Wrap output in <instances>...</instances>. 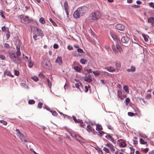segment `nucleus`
I'll list each match as a JSON object with an SVG mask.
<instances>
[{
    "mask_svg": "<svg viewBox=\"0 0 154 154\" xmlns=\"http://www.w3.org/2000/svg\"><path fill=\"white\" fill-rule=\"evenodd\" d=\"M42 65L43 67L48 69H50L51 68L50 60L48 59L44 60L42 63Z\"/></svg>",
    "mask_w": 154,
    "mask_h": 154,
    "instance_id": "f257e3e1",
    "label": "nucleus"
},
{
    "mask_svg": "<svg viewBox=\"0 0 154 154\" xmlns=\"http://www.w3.org/2000/svg\"><path fill=\"white\" fill-rule=\"evenodd\" d=\"M9 55L12 61L15 63H17L20 60L19 57L15 56L14 52H10Z\"/></svg>",
    "mask_w": 154,
    "mask_h": 154,
    "instance_id": "f03ea898",
    "label": "nucleus"
},
{
    "mask_svg": "<svg viewBox=\"0 0 154 154\" xmlns=\"http://www.w3.org/2000/svg\"><path fill=\"white\" fill-rule=\"evenodd\" d=\"M33 21L31 18H29L28 16H23L21 18V22L24 24L28 23Z\"/></svg>",
    "mask_w": 154,
    "mask_h": 154,
    "instance_id": "7ed1b4c3",
    "label": "nucleus"
},
{
    "mask_svg": "<svg viewBox=\"0 0 154 154\" xmlns=\"http://www.w3.org/2000/svg\"><path fill=\"white\" fill-rule=\"evenodd\" d=\"M88 8L86 6H82L79 8V12L80 13L82 16L84 15L86 13Z\"/></svg>",
    "mask_w": 154,
    "mask_h": 154,
    "instance_id": "20e7f679",
    "label": "nucleus"
},
{
    "mask_svg": "<svg viewBox=\"0 0 154 154\" xmlns=\"http://www.w3.org/2000/svg\"><path fill=\"white\" fill-rule=\"evenodd\" d=\"M70 135L73 137H74L78 141L80 142L82 140V138L79 135L75 134L70 133Z\"/></svg>",
    "mask_w": 154,
    "mask_h": 154,
    "instance_id": "39448f33",
    "label": "nucleus"
},
{
    "mask_svg": "<svg viewBox=\"0 0 154 154\" xmlns=\"http://www.w3.org/2000/svg\"><path fill=\"white\" fill-rule=\"evenodd\" d=\"M35 29L36 31L37 32L38 36L42 38L44 36V34L41 29L38 28V27H35Z\"/></svg>",
    "mask_w": 154,
    "mask_h": 154,
    "instance_id": "423d86ee",
    "label": "nucleus"
},
{
    "mask_svg": "<svg viewBox=\"0 0 154 154\" xmlns=\"http://www.w3.org/2000/svg\"><path fill=\"white\" fill-rule=\"evenodd\" d=\"M106 134V135L105 136L106 138L107 139L109 140L110 141H112L114 144H116V141L110 135V134L107 133Z\"/></svg>",
    "mask_w": 154,
    "mask_h": 154,
    "instance_id": "0eeeda50",
    "label": "nucleus"
},
{
    "mask_svg": "<svg viewBox=\"0 0 154 154\" xmlns=\"http://www.w3.org/2000/svg\"><path fill=\"white\" fill-rule=\"evenodd\" d=\"M116 27L117 29L121 31L123 30L125 28L124 26L121 23L116 24Z\"/></svg>",
    "mask_w": 154,
    "mask_h": 154,
    "instance_id": "6e6552de",
    "label": "nucleus"
},
{
    "mask_svg": "<svg viewBox=\"0 0 154 154\" xmlns=\"http://www.w3.org/2000/svg\"><path fill=\"white\" fill-rule=\"evenodd\" d=\"M129 38L126 35L123 36L121 39V41L123 43H128L129 40Z\"/></svg>",
    "mask_w": 154,
    "mask_h": 154,
    "instance_id": "1a4fd4ad",
    "label": "nucleus"
},
{
    "mask_svg": "<svg viewBox=\"0 0 154 154\" xmlns=\"http://www.w3.org/2000/svg\"><path fill=\"white\" fill-rule=\"evenodd\" d=\"M81 14L79 12V9H78L74 12L73 16L75 18H79Z\"/></svg>",
    "mask_w": 154,
    "mask_h": 154,
    "instance_id": "9d476101",
    "label": "nucleus"
},
{
    "mask_svg": "<svg viewBox=\"0 0 154 154\" xmlns=\"http://www.w3.org/2000/svg\"><path fill=\"white\" fill-rule=\"evenodd\" d=\"M18 136L19 137L20 140L23 142H26L27 141L26 138L23 135L22 133L18 135Z\"/></svg>",
    "mask_w": 154,
    "mask_h": 154,
    "instance_id": "9b49d317",
    "label": "nucleus"
},
{
    "mask_svg": "<svg viewBox=\"0 0 154 154\" xmlns=\"http://www.w3.org/2000/svg\"><path fill=\"white\" fill-rule=\"evenodd\" d=\"M55 62L58 63L60 65L62 64V57H61L58 56Z\"/></svg>",
    "mask_w": 154,
    "mask_h": 154,
    "instance_id": "f8f14e48",
    "label": "nucleus"
},
{
    "mask_svg": "<svg viewBox=\"0 0 154 154\" xmlns=\"http://www.w3.org/2000/svg\"><path fill=\"white\" fill-rule=\"evenodd\" d=\"M93 13L95 14L94 17H95L96 20L99 19L100 17L101 14L99 11H96Z\"/></svg>",
    "mask_w": 154,
    "mask_h": 154,
    "instance_id": "ddd939ff",
    "label": "nucleus"
},
{
    "mask_svg": "<svg viewBox=\"0 0 154 154\" xmlns=\"http://www.w3.org/2000/svg\"><path fill=\"white\" fill-rule=\"evenodd\" d=\"M106 146L108 147L110 149L112 150L113 151L115 150V148L110 143H107L106 144Z\"/></svg>",
    "mask_w": 154,
    "mask_h": 154,
    "instance_id": "4468645a",
    "label": "nucleus"
},
{
    "mask_svg": "<svg viewBox=\"0 0 154 154\" xmlns=\"http://www.w3.org/2000/svg\"><path fill=\"white\" fill-rule=\"evenodd\" d=\"M142 36L143 37L144 41L146 42H147L148 41L149 36L147 35H145L144 34L142 33Z\"/></svg>",
    "mask_w": 154,
    "mask_h": 154,
    "instance_id": "2eb2a0df",
    "label": "nucleus"
},
{
    "mask_svg": "<svg viewBox=\"0 0 154 154\" xmlns=\"http://www.w3.org/2000/svg\"><path fill=\"white\" fill-rule=\"evenodd\" d=\"M28 61L29 62L28 64V66L29 68H32L33 66V64L31 62V57L29 58V60H28Z\"/></svg>",
    "mask_w": 154,
    "mask_h": 154,
    "instance_id": "dca6fc26",
    "label": "nucleus"
},
{
    "mask_svg": "<svg viewBox=\"0 0 154 154\" xmlns=\"http://www.w3.org/2000/svg\"><path fill=\"white\" fill-rule=\"evenodd\" d=\"M86 129L87 131L88 132H92L93 130V128L90 125H88L87 126Z\"/></svg>",
    "mask_w": 154,
    "mask_h": 154,
    "instance_id": "f3484780",
    "label": "nucleus"
},
{
    "mask_svg": "<svg viewBox=\"0 0 154 154\" xmlns=\"http://www.w3.org/2000/svg\"><path fill=\"white\" fill-rule=\"evenodd\" d=\"M72 118H73V119L74 120L75 122L76 123H77L80 122H82V120L80 119H78L77 120V119H76V118L75 116H72Z\"/></svg>",
    "mask_w": 154,
    "mask_h": 154,
    "instance_id": "a211bd4d",
    "label": "nucleus"
},
{
    "mask_svg": "<svg viewBox=\"0 0 154 154\" xmlns=\"http://www.w3.org/2000/svg\"><path fill=\"white\" fill-rule=\"evenodd\" d=\"M96 129L97 131H99L100 130H102L103 128L100 125L97 124L96 126Z\"/></svg>",
    "mask_w": 154,
    "mask_h": 154,
    "instance_id": "6ab92c4d",
    "label": "nucleus"
},
{
    "mask_svg": "<svg viewBox=\"0 0 154 154\" xmlns=\"http://www.w3.org/2000/svg\"><path fill=\"white\" fill-rule=\"evenodd\" d=\"M85 81L88 82V83H90L92 81V79L89 77H85V78L84 79Z\"/></svg>",
    "mask_w": 154,
    "mask_h": 154,
    "instance_id": "aec40b11",
    "label": "nucleus"
},
{
    "mask_svg": "<svg viewBox=\"0 0 154 154\" xmlns=\"http://www.w3.org/2000/svg\"><path fill=\"white\" fill-rule=\"evenodd\" d=\"M135 67L134 66H131V69H127V71L128 72H134L135 71Z\"/></svg>",
    "mask_w": 154,
    "mask_h": 154,
    "instance_id": "412c9836",
    "label": "nucleus"
},
{
    "mask_svg": "<svg viewBox=\"0 0 154 154\" xmlns=\"http://www.w3.org/2000/svg\"><path fill=\"white\" fill-rule=\"evenodd\" d=\"M148 22L149 23H154V18L152 17H151L148 19Z\"/></svg>",
    "mask_w": 154,
    "mask_h": 154,
    "instance_id": "4be33fe9",
    "label": "nucleus"
},
{
    "mask_svg": "<svg viewBox=\"0 0 154 154\" xmlns=\"http://www.w3.org/2000/svg\"><path fill=\"white\" fill-rule=\"evenodd\" d=\"M106 69L109 72H113L115 70V69L112 67H108L106 68Z\"/></svg>",
    "mask_w": 154,
    "mask_h": 154,
    "instance_id": "5701e85b",
    "label": "nucleus"
},
{
    "mask_svg": "<svg viewBox=\"0 0 154 154\" xmlns=\"http://www.w3.org/2000/svg\"><path fill=\"white\" fill-rule=\"evenodd\" d=\"M64 6L65 11L68 10V4L67 1H66L64 2Z\"/></svg>",
    "mask_w": 154,
    "mask_h": 154,
    "instance_id": "b1692460",
    "label": "nucleus"
},
{
    "mask_svg": "<svg viewBox=\"0 0 154 154\" xmlns=\"http://www.w3.org/2000/svg\"><path fill=\"white\" fill-rule=\"evenodd\" d=\"M123 89L127 93H128L129 92V91L128 88V87L127 85H125L124 86L123 88Z\"/></svg>",
    "mask_w": 154,
    "mask_h": 154,
    "instance_id": "393cba45",
    "label": "nucleus"
},
{
    "mask_svg": "<svg viewBox=\"0 0 154 154\" xmlns=\"http://www.w3.org/2000/svg\"><path fill=\"white\" fill-rule=\"evenodd\" d=\"M87 62V61L84 58L81 59L80 60V62L82 64H85Z\"/></svg>",
    "mask_w": 154,
    "mask_h": 154,
    "instance_id": "a878e982",
    "label": "nucleus"
},
{
    "mask_svg": "<svg viewBox=\"0 0 154 154\" xmlns=\"http://www.w3.org/2000/svg\"><path fill=\"white\" fill-rule=\"evenodd\" d=\"M74 69L77 72H80L81 71V68L78 66H75L73 67Z\"/></svg>",
    "mask_w": 154,
    "mask_h": 154,
    "instance_id": "bb28decb",
    "label": "nucleus"
},
{
    "mask_svg": "<svg viewBox=\"0 0 154 154\" xmlns=\"http://www.w3.org/2000/svg\"><path fill=\"white\" fill-rule=\"evenodd\" d=\"M39 22L42 24H44L45 23V20L43 17H41L39 20Z\"/></svg>",
    "mask_w": 154,
    "mask_h": 154,
    "instance_id": "cd10ccee",
    "label": "nucleus"
},
{
    "mask_svg": "<svg viewBox=\"0 0 154 154\" xmlns=\"http://www.w3.org/2000/svg\"><path fill=\"white\" fill-rule=\"evenodd\" d=\"M4 75H7L8 76L11 75V74L10 71L6 69L4 72Z\"/></svg>",
    "mask_w": 154,
    "mask_h": 154,
    "instance_id": "c85d7f7f",
    "label": "nucleus"
},
{
    "mask_svg": "<svg viewBox=\"0 0 154 154\" xmlns=\"http://www.w3.org/2000/svg\"><path fill=\"white\" fill-rule=\"evenodd\" d=\"M126 146V144L125 142H121L119 146L121 147H125Z\"/></svg>",
    "mask_w": 154,
    "mask_h": 154,
    "instance_id": "c756f323",
    "label": "nucleus"
},
{
    "mask_svg": "<svg viewBox=\"0 0 154 154\" xmlns=\"http://www.w3.org/2000/svg\"><path fill=\"white\" fill-rule=\"evenodd\" d=\"M116 49H117V51H120V50H121V48L120 46V45L118 44V43H116Z\"/></svg>",
    "mask_w": 154,
    "mask_h": 154,
    "instance_id": "7c9ffc66",
    "label": "nucleus"
},
{
    "mask_svg": "<svg viewBox=\"0 0 154 154\" xmlns=\"http://www.w3.org/2000/svg\"><path fill=\"white\" fill-rule=\"evenodd\" d=\"M49 20L50 22H51L52 25L56 27L57 26V24L52 20L51 18H50L49 19Z\"/></svg>",
    "mask_w": 154,
    "mask_h": 154,
    "instance_id": "2f4dec72",
    "label": "nucleus"
},
{
    "mask_svg": "<svg viewBox=\"0 0 154 154\" xmlns=\"http://www.w3.org/2000/svg\"><path fill=\"white\" fill-rule=\"evenodd\" d=\"M6 36L7 37V40H8L10 36V32L8 29L7 30V33L6 34Z\"/></svg>",
    "mask_w": 154,
    "mask_h": 154,
    "instance_id": "473e14b6",
    "label": "nucleus"
},
{
    "mask_svg": "<svg viewBox=\"0 0 154 154\" xmlns=\"http://www.w3.org/2000/svg\"><path fill=\"white\" fill-rule=\"evenodd\" d=\"M95 14H94L93 13H92L90 16V17L91 18V20H96L95 17H94Z\"/></svg>",
    "mask_w": 154,
    "mask_h": 154,
    "instance_id": "72a5a7b5",
    "label": "nucleus"
},
{
    "mask_svg": "<svg viewBox=\"0 0 154 154\" xmlns=\"http://www.w3.org/2000/svg\"><path fill=\"white\" fill-rule=\"evenodd\" d=\"M139 141L140 143L142 144H145V143H146V142L142 138H140V139Z\"/></svg>",
    "mask_w": 154,
    "mask_h": 154,
    "instance_id": "f704fd0d",
    "label": "nucleus"
},
{
    "mask_svg": "<svg viewBox=\"0 0 154 154\" xmlns=\"http://www.w3.org/2000/svg\"><path fill=\"white\" fill-rule=\"evenodd\" d=\"M128 115L129 116H130L131 117L133 116H134L137 115V113H134L133 112H128Z\"/></svg>",
    "mask_w": 154,
    "mask_h": 154,
    "instance_id": "c9c22d12",
    "label": "nucleus"
},
{
    "mask_svg": "<svg viewBox=\"0 0 154 154\" xmlns=\"http://www.w3.org/2000/svg\"><path fill=\"white\" fill-rule=\"evenodd\" d=\"M134 139H135V140H133L132 141L133 142V144L134 145H135L136 144H137L138 143L137 141L136 140L137 139V137H134Z\"/></svg>",
    "mask_w": 154,
    "mask_h": 154,
    "instance_id": "e433bc0d",
    "label": "nucleus"
},
{
    "mask_svg": "<svg viewBox=\"0 0 154 154\" xmlns=\"http://www.w3.org/2000/svg\"><path fill=\"white\" fill-rule=\"evenodd\" d=\"M125 105H127L128 103H129L130 101V100L128 97L126 98L125 99Z\"/></svg>",
    "mask_w": 154,
    "mask_h": 154,
    "instance_id": "4c0bfd02",
    "label": "nucleus"
},
{
    "mask_svg": "<svg viewBox=\"0 0 154 154\" xmlns=\"http://www.w3.org/2000/svg\"><path fill=\"white\" fill-rule=\"evenodd\" d=\"M35 101L33 100H30L28 101V103L29 104H33L35 103Z\"/></svg>",
    "mask_w": 154,
    "mask_h": 154,
    "instance_id": "58836bf2",
    "label": "nucleus"
},
{
    "mask_svg": "<svg viewBox=\"0 0 154 154\" xmlns=\"http://www.w3.org/2000/svg\"><path fill=\"white\" fill-rule=\"evenodd\" d=\"M31 79L35 82H37L38 80V78L37 76H35L32 77Z\"/></svg>",
    "mask_w": 154,
    "mask_h": 154,
    "instance_id": "ea45409f",
    "label": "nucleus"
},
{
    "mask_svg": "<svg viewBox=\"0 0 154 154\" xmlns=\"http://www.w3.org/2000/svg\"><path fill=\"white\" fill-rule=\"evenodd\" d=\"M50 112L51 113L52 115L54 116H57L58 115L57 113L55 111H52L51 110Z\"/></svg>",
    "mask_w": 154,
    "mask_h": 154,
    "instance_id": "a19ab883",
    "label": "nucleus"
},
{
    "mask_svg": "<svg viewBox=\"0 0 154 154\" xmlns=\"http://www.w3.org/2000/svg\"><path fill=\"white\" fill-rule=\"evenodd\" d=\"M4 12L2 10H0V15L3 18H5V17L4 15Z\"/></svg>",
    "mask_w": 154,
    "mask_h": 154,
    "instance_id": "79ce46f5",
    "label": "nucleus"
},
{
    "mask_svg": "<svg viewBox=\"0 0 154 154\" xmlns=\"http://www.w3.org/2000/svg\"><path fill=\"white\" fill-rule=\"evenodd\" d=\"M103 150L106 153H110L109 149L106 147H104Z\"/></svg>",
    "mask_w": 154,
    "mask_h": 154,
    "instance_id": "37998d69",
    "label": "nucleus"
},
{
    "mask_svg": "<svg viewBox=\"0 0 154 154\" xmlns=\"http://www.w3.org/2000/svg\"><path fill=\"white\" fill-rule=\"evenodd\" d=\"M43 105V103L42 102H39L37 105V107L39 109H41L42 108V106Z\"/></svg>",
    "mask_w": 154,
    "mask_h": 154,
    "instance_id": "c03bdc74",
    "label": "nucleus"
},
{
    "mask_svg": "<svg viewBox=\"0 0 154 154\" xmlns=\"http://www.w3.org/2000/svg\"><path fill=\"white\" fill-rule=\"evenodd\" d=\"M21 85L23 87H24L25 88H29L28 86L24 83H22L21 84Z\"/></svg>",
    "mask_w": 154,
    "mask_h": 154,
    "instance_id": "a18cd8bd",
    "label": "nucleus"
},
{
    "mask_svg": "<svg viewBox=\"0 0 154 154\" xmlns=\"http://www.w3.org/2000/svg\"><path fill=\"white\" fill-rule=\"evenodd\" d=\"M47 82L48 84V85L49 88H51V82L48 79H47Z\"/></svg>",
    "mask_w": 154,
    "mask_h": 154,
    "instance_id": "49530a36",
    "label": "nucleus"
},
{
    "mask_svg": "<svg viewBox=\"0 0 154 154\" xmlns=\"http://www.w3.org/2000/svg\"><path fill=\"white\" fill-rule=\"evenodd\" d=\"M79 123H80V126L81 127L85 128V125L84 124H83V122L82 120V122H80Z\"/></svg>",
    "mask_w": 154,
    "mask_h": 154,
    "instance_id": "de8ad7c7",
    "label": "nucleus"
},
{
    "mask_svg": "<svg viewBox=\"0 0 154 154\" xmlns=\"http://www.w3.org/2000/svg\"><path fill=\"white\" fill-rule=\"evenodd\" d=\"M112 47L114 52H116L117 51V49L116 48V46L115 45H112Z\"/></svg>",
    "mask_w": 154,
    "mask_h": 154,
    "instance_id": "09e8293b",
    "label": "nucleus"
},
{
    "mask_svg": "<svg viewBox=\"0 0 154 154\" xmlns=\"http://www.w3.org/2000/svg\"><path fill=\"white\" fill-rule=\"evenodd\" d=\"M4 47L6 48H10L9 45L6 43L4 44Z\"/></svg>",
    "mask_w": 154,
    "mask_h": 154,
    "instance_id": "8fccbe9b",
    "label": "nucleus"
},
{
    "mask_svg": "<svg viewBox=\"0 0 154 154\" xmlns=\"http://www.w3.org/2000/svg\"><path fill=\"white\" fill-rule=\"evenodd\" d=\"M99 132L100 135V136L101 137L103 134H106L107 133L106 132H103V131L100 130L99 131Z\"/></svg>",
    "mask_w": 154,
    "mask_h": 154,
    "instance_id": "3c124183",
    "label": "nucleus"
},
{
    "mask_svg": "<svg viewBox=\"0 0 154 154\" xmlns=\"http://www.w3.org/2000/svg\"><path fill=\"white\" fill-rule=\"evenodd\" d=\"M149 5L150 7L154 8V3L152 2L149 3Z\"/></svg>",
    "mask_w": 154,
    "mask_h": 154,
    "instance_id": "603ef678",
    "label": "nucleus"
},
{
    "mask_svg": "<svg viewBox=\"0 0 154 154\" xmlns=\"http://www.w3.org/2000/svg\"><path fill=\"white\" fill-rule=\"evenodd\" d=\"M93 73L96 76H98L100 74V73H99L98 71H94L93 72Z\"/></svg>",
    "mask_w": 154,
    "mask_h": 154,
    "instance_id": "864d4df0",
    "label": "nucleus"
},
{
    "mask_svg": "<svg viewBox=\"0 0 154 154\" xmlns=\"http://www.w3.org/2000/svg\"><path fill=\"white\" fill-rule=\"evenodd\" d=\"M77 51H78V52L80 53H84V52L83 51V50L79 48H78L77 49Z\"/></svg>",
    "mask_w": 154,
    "mask_h": 154,
    "instance_id": "5fc2aeb1",
    "label": "nucleus"
},
{
    "mask_svg": "<svg viewBox=\"0 0 154 154\" xmlns=\"http://www.w3.org/2000/svg\"><path fill=\"white\" fill-rule=\"evenodd\" d=\"M0 58L2 60H5L6 59L5 56L2 54L0 55Z\"/></svg>",
    "mask_w": 154,
    "mask_h": 154,
    "instance_id": "6e6d98bb",
    "label": "nucleus"
},
{
    "mask_svg": "<svg viewBox=\"0 0 154 154\" xmlns=\"http://www.w3.org/2000/svg\"><path fill=\"white\" fill-rule=\"evenodd\" d=\"M39 76L41 78H44L45 77L44 75L42 72H40L39 73Z\"/></svg>",
    "mask_w": 154,
    "mask_h": 154,
    "instance_id": "4d7b16f0",
    "label": "nucleus"
},
{
    "mask_svg": "<svg viewBox=\"0 0 154 154\" xmlns=\"http://www.w3.org/2000/svg\"><path fill=\"white\" fill-rule=\"evenodd\" d=\"M78 53L76 51H74L72 53V54L73 56H76L78 55Z\"/></svg>",
    "mask_w": 154,
    "mask_h": 154,
    "instance_id": "13d9d810",
    "label": "nucleus"
},
{
    "mask_svg": "<svg viewBox=\"0 0 154 154\" xmlns=\"http://www.w3.org/2000/svg\"><path fill=\"white\" fill-rule=\"evenodd\" d=\"M16 54L17 55V57H18L20 56L21 55V52L20 51L18 50L16 52Z\"/></svg>",
    "mask_w": 154,
    "mask_h": 154,
    "instance_id": "bf43d9fd",
    "label": "nucleus"
},
{
    "mask_svg": "<svg viewBox=\"0 0 154 154\" xmlns=\"http://www.w3.org/2000/svg\"><path fill=\"white\" fill-rule=\"evenodd\" d=\"M90 87V86L88 85V86H85V92H87L88 91V88Z\"/></svg>",
    "mask_w": 154,
    "mask_h": 154,
    "instance_id": "052dcab7",
    "label": "nucleus"
},
{
    "mask_svg": "<svg viewBox=\"0 0 154 154\" xmlns=\"http://www.w3.org/2000/svg\"><path fill=\"white\" fill-rule=\"evenodd\" d=\"M116 66L117 69H119L120 67V64L119 63H116Z\"/></svg>",
    "mask_w": 154,
    "mask_h": 154,
    "instance_id": "680f3d73",
    "label": "nucleus"
},
{
    "mask_svg": "<svg viewBox=\"0 0 154 154\" xmlns=\"http://www.w3.org/2000/svg\"><path fill=\"white\" fill-rule=\"evenodd\" d=\"M59 46L57 44H54L53 45V48L54 49H57L58 48Z\"/></svg>",
    "mask_w": 154,
    "mask_h": 154,
    "instance_id": "e2e57ef3",
    "label": "nucleus"
},
{
    "mask_svg": "<svg viewBox=\"0 0 154 154\" xmlns=\"http://www.w3.org/2000/svg\"><path fill=\"white\" fill-rule=\"evenodd\" d=\"M19 74V71L17 70H15L14 71V75H16L18 76Z\"/></svg>",
    "mask_w": 154,
    "mask_h": 154,
    "instance_id": "0e129e2a",
    "label": "nucleus"
},
{
    "mask_svg": "<svg viewBox=\"0 0 154 154\" xmlns=\"http://www.w3.org/2000/svg\"><path fill=\"white\" fill-rule=\"evenodd\" d=\"M67 48L69 50H71L73 49V47L71 45H69L67 46Z\"/></svg>",
    "mask_w": 154,
    "mask_h": 154,
    "instance_id": "69168bd1",
    "label": "nucleus"
},
{
    "mask_svg": "<svg viewBox=\"0 0 154 154\" xmlns=\"http://www.w3.org/2000/svg\"><path fill=\"white\" fill-rule=\"evenodd\" d=\"M107 128L108 129L111 130H113V128L112 127V126L109 125H107Z\"/></svg>",
    "mask_w": 154,
    "mask_h": 154,
    "instance_id": "338daca9",
    "label": "nucleus"
},
{
    "mask_svg": "<svg viewBox=\"0 0 154 154\" xmlns=\"http://www.w3.org/2000/svg\"><path fill=\"white\" fill-rule=\"evenodd\" d=\"M0 122L5 125H6L7 124V123L6 122L3 120H1L0 121Z\"/></svg>",
    "mask_w": 154,
    "mask_h": 154,
    "instance_id": "774afa93",
    "label": "nucleus"
}]
</instances>
